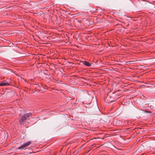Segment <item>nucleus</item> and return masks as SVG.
I'll return each mask as SVG.
<instances>
[{
  "label": "nucleus",
  "mask_w": 155,
  "mask_h": 155,
  "mask_svg": "<svg viewBox=\"0 0 155 155\" xmlns=\"http://www.w3.org/2000/svg\"><path fill=\"white\" fill-rule=\"evenodd\" d=\"M32 114L31 113H26L24 114L19 120V121L20 125H23L25 123V120L29 117L31 116Z\"/></svg>",
  "instance_id": "f257e3e1"
},
{
  "label": "nucleus",
  "mask_w": 155,
  "mask_h": 155,
  "mask_svg": "<svg viewBox=\"0 0 155 155\" xmlns=\"http://www.w3.org/2000/svg\"><path fill=\"white\" fill-rule=\"evenodd\" d=\"M32 143V142L31 141H28L27 142H26V143H24L23 145L21 146L18 147L17 148V150L18 149H21V150H23L25 148V147L28 146L29 145L31 144Z\"/></svg>",
  "instance_id": "f03ea898"
},
{
  "label": "nucleus",
  "mask_w": 155,
  "mask_h": 155,
  "mask_svg": "<svg viewBox=\"0 0 155 155\" xmlns=\"http://www.w3.org/2000/svg\"><path fill=\"white\" fill-rule=\"evenodd\" d=\"M9 85V84L8 82H1V83H0V86Z\"/></svg>",
  "instance_id": "7ed1b4c3"
},
{
  "label": "nucleus",
  "mask_w": 155,
  "mask_h": 155,
  "mask_svg": "<svg viewBox=\"0 0 155 155\" xmlns=\"http://www.w3.org/2000/svg\"><path fill=\"white\" fill-rule=\"evenodd\" d=\"M83 64L88 67H90L91 66V64L88 62L87 61H83Z\"/></svg>",
  "instance_id": "20e7f679"
},
{
  "label": "nucleus",
  "mask_w": 155,
  "mask_h": 155,
  "mask_svg": "<svg viewBox=\"0 0 155 155\" xmlns=\"http://www.w3.org/2000/svg\"><path fill=\"white\" fill-rule=\"evenodd\" d=\"M80 150H81L80 149H78V150H76L75 151L74 153H75V154H77L80 152Z\"/></svg>",
  "instance_id": "39448f33"
}]
</instances>
